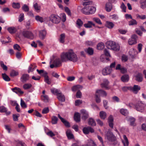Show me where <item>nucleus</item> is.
<instances>
[{
	"instance_id": "21",
	"label": "nucleus",
	"mask_w": 146,
	"mask_h": 146,
	"mask_svg": "<svg viewBox=\"0 0 146 146\" xmlns=\"http://www.w3.org/2000/svg\"><path fill=\"white\" fill-rule=\"evenodd\" d=\"M58 117L60 119L61 121L67 127H70V126L69 123L64 118L61 117L59 114H58Z\"/></svg>"
},
{
	"instance_id": "19",
	"label": "nucleus",
	"mask_w": 146,
	"mask_h": 146,
	"mask_svg": "<svg viewBox=\"0 0 146 146\" xmlns=\"http://www.w3.org/2000/svg\"><path fill=\"white\" fill-rule=\"evenodd\" d=\"M127 121L130 123V125L132 126H134L136 125L135 123V119L131 117H126Z\"/></svg>"
},
{
	"instance_id": "2",
	"label": "nucleus",
	"mask_w": 146,
	"mask_h": 146,
	"mask_svg": "<svg viewBox=\"0 0 146 146\" xmlns=\"http://www.w3.org/2000/svg\"><path fill=\"white\" fill-rule=\"evenodd\" d=\"M92 4V1L85 2L84 4L85 6L81 9V12L86 15H89L94 13L96 9L95 7L91 6Z\"/></svg>"
},
{
	"instance_id": "61",
	"label": "nucleus",
	"mask_w": 146,
	"mask_h": 146,
	"mask_svg": "<svg viewBox=\"0 0 146 146\" xmlns=\"http://www.w3.org/2000/svg\"><path fill=\"white\" fill-rule=\"evenodd\" d=\"M24 19V14L23 13H21L19 16V21L21 22Z\"/></svg>"
},
{
	"instance_id": "9",
	"label": "nucleus",
	"mask_w": 146,
	"mask_h": 146,
	"mask_svg": "<svg viewBox=\"0 0 146 146\" xmlns=\"http://www.w3.org/2000/svg\"><path fill=\"white\" fill-rule=\"evenodd\" d=\"M112 70L111 68L109 66L103 69L102 71V74L104 75H106L111 73Z\"/></svg>"
},
{
	"instance_id": "12",
	"label": "nucleus",
	"mask_w": 146,
	"mask_h": 146,
	"mask_svg": "<svg viewBox=\"0 0 146 146\" xmlns=\"http://www.w3.org/2000/svg\"><path fill=\"white\" fill-rule=\"evenodd\" d=\"M109 82L106 79H104L103 80V83L101 84V87L102 88H104L108 90L110 88V87L108 86Z\"/></svg>"
},
{
	"instance_id": "27",
	"label": "nucleus",
	"mask_w": 146,
	"mask_h": 146,
	"mask_svg": "<svg viewBox=\"0 0 146 146\" xmlns=\"http://www.w3.org/2000/svg\"><path fill=\"white\" fill-rule=\"evenodd\" d=\"M106 26L110 29H111L114 26V24L111 22L107 21L106 22Z\"/></svg>"
},
{
	"instance_id": "49",
	"label": "nucleus",
	"mask_w": 146,
	"mask_h": 146,
	"mask_svg": "<svg viewBox=\"0 0 146 146\" xmlns=\"http://www.w3.org/2000/svg\"><path fill=\"white\" fill-rule=\"evenodd\" d=\"M137 23L136 20L134 19H132V20L130 21L129 22V26L134 25H136Z\"/></svg>"
},
{
	"instance_id": "47",
	"label": "nucleus",
	"mask_w": 146,
	"mask_h": 146,
	"mask_svg": "<svg viewBox=\"0 0 146 146\" xmlns=\"http://www.w3.org/2000/svg\"><path fill=\"white\" fill-rule=\"evenodd\" d=\"M32 86V85L31 84L27 83L23 85V88L25 90H27L30 89Z\"/></svg>"
},
{
	"instance_id": "38",
	"label": "nucleus",
	"mask_w": 146,
	"mask_h": 146,
	"mask_svg": "<svg viewBox=\"0 0 146 146\" xmlns=\"http://www.w3.org/2000/svg\"><path fill=\"white\" fill-rule=\"evenodd\" d=\"M76 27L80 28L83 25V22L80 19H78L76 22Z\"/></svg>"
},
{
	"instance_id": "50",
	"label": "nucleus",
	"mask_w": 146,
	"mask_h": 146,
	"mask_svg": "<svg viewBox=\"0 0 146 146\" xmlns=\"http://www.w3.org/2000/svg\"><path fill=\"white\" fill-rule=\"evenodd\" d=\"M2 76L3 79L6 81H9L10 80L9 77L5 73L2 74Z\"/></svg>"
},
{
	"instance_id": "17",
	"label": "nucleus",
	"mask_w": 146,
	"mask_h": 146,
	"mask_svg": "<svg viewBox=\"0 0 146 146\" xmlns=\"http://www.w3.org/2000/svg\"><path fill=\"white\" fill-rule=\"evenodd\" d=\"M115 69L116 70H119L121 73H125L127 72L126 69L123 67L121 66L120 64H118L115 68Z\"/></svg>"
},
{
	"instance_id": "63",
	"label": "nucleus",
	"mask_w": 146,
	"mask_h": 146,
	"mask_svg": "<svg viewBox=\"0 0 146 146\" xmlns=\"http://www.w3.org/2000/svg\"><path fill=\"white\" fill-rule=\"evenodd\" d=\"M49 111V110L48 107L45 108L42 110V113L43 114H46L48 113Z\"/></svg>"
},
{
	"instance_id": "13",
	"label": "nucleus",
	"mask_w": 146,
	"mask_h": 146,
	"mask_svg": "<svg viewBox=\"0 0 146 146\" xmlns=\"http://www.w3.org/2000/svg\"><path fill=\"white\" fill-rule=\"evenodd\" d=\"M83 131L85 134H88L90 132L93 133L94 132V129L90 127H84L83 129Z\"/></svg>"
},
{
	"instance_id": "20",
	"label": "nucleus",
	"mask_w": 146,
	"mask_h": 146,
	"mask_svg": "<svg viewBox=\"0 0 146 146\" xmlns=\"http://www.w3.org/2000/svg\"><path fill=\"white\" fill-rule=\"evenodd\" d=\"M29 79V76L27 74H24L22 75L21 78V81L23 83H25Z\"/></svg>"
},
{
	"instance_id": "6",
	"label": "nucleus",
	"mask_w": 146,
	"mask_h": 146,
	"mask_svg": "<svg viewBox=\"0 0 146 146\" xmlns=\"http://www.w3.org/2000/svg\"><path fill=\"white\" fill-rule=\"evenodd\" d=\"M105 138L110 141H113L116 139V137L110 131H108L106 133Z\"/></svg>"
},
{
	"instance_id": "62",
	"label": "nucleus",
	"mask_w": 146,
	"mask_h": 146,
	"mask_svg": "<svg viewBox=\"0 0 146 146\" xmlns=\"http://www.w3.org/2000/svg\"><path fill=\"white\" fill-rule=\"evenodd\" d=\"M22 9L25 12H27L29 10V7L26 4L23 5L22 7Z\"/></svg>"
},
{
	"instance_id": "7",
	"label": "nucleus",
	"mask_w": 146,
	"mask_h": 146,
	"mask_svg": "<svg viewBox=\"0 0 146 146\" xmlns=\"http://www.w3.org/2000/svg\"><path fill=\"white\" fill-rule=\"evenodd\" d=\"M137 35L134 34L131 36V38L128 40V42L130 45L135 44L137 43Z\"/></svg>"
},
{
	"instance_id": "40",
	"label": "nucleus",
	"mask_w": 146,
	"mask_h": 146,
	"mask_svg": "<svg viewBox=\"0 0 146 146\" xmlns=\"http://www.w3.org/2000/svg\"><path fill=\"white\" fill-rule=\"evenodd\" d=\"M88 123L89 125L92 126H95L96 124L94 119L92 118L89 119Z\"/></svg>"
},
{
	"instance_id": "60",
	"label": "nucleus",
	"mask_w": 146,
	"mask_h": 146,
	"mask_svg": "<svg viewBox=\"0 0 146 146\" xmlns=\"http://www.w3.org/2000/svg\"><path fill=\"white\" fill-rule=\"evenodd\" d=\"M46 134L48 136L52 137L55 135V134L51 131H49L48 132L45 131Z\"/></svg>"
},
{
	"instance_id": "11",
	"label": "nucleus",
	"mask_w": 146,
	"mask_h": 146,
	"mask_svg": "<svg viewBox=\"0 0 146 146\" xmlns=\"http://www.w3.org/2000/svg\"><path fill=\"white\" fill-rule=\"evenodd\" d=\"M140 87L136 85H134L133 87L130 86V90L135 94H137L140 89Z\"/></svg>"
},
{
	"instance_id": "32",
	"label": "nucleus",
	"mask_w": 146,
	"mask_h": 146,
	"mask_svg": "<svg viewBox=\"0 0 146 146\" xmlns=\"http://www.w3.org/2000/svg\"><path fill=\"white\" fill-rule=\"evenodd\" d=\"M121 79L123 82H127L129 80V76L127 74L124 75L122 76Z\"/></svg>"
},
{
	"instance_id": "56",
	"label": "nucleus",
	"mask_w": 146,
	"mask_h": 146,
	"mask_svg": "<svg viewBox=\"0 0 146 146\" xmlns=\"http://www.w3.org/2000/svg\"><path fill=\"white\" fill-rule=\"evenodd\" d=\"M0 65L3 70L7 71V67L4 64L3 62H0Z\"/></svg>"
},
{
	"instance_id": "8",
	"label": "nucleus",
	"mask_w": 146,
	"mask_h": 146,
	"mask_svg": "<svg viewBox=\"0 0 146 146\" xmlns=\"http://www.w3.org/2000/svg\"><path fill=\"white\" fill-rule=\"evenodd\" d=\"M22 34L23 36L25 37L31 39L33 38V35L31 32L24 31H23Z\"/></svg>"
},
{
	"instance_id": "51",
	"label": "nucleus",
	"mask_w": 146,
	"mask_h": 146,
	"mask_svg": "<svg viewBox=\"0 0 146 146\" xmlns=\"http://www.w3.org/2000/svg\"><path fill=\"white\" fill-rule=\"evenodd\" d=\"M42 99L45 102H47L48 101L49 98L47 96L43 95L41 97Z\"/></svg>"
},
{
	"instance_id": "45",
	"label": "nucleus",
	"mask_w": 146,
	"mask_h": 146,
	"mask_svg": "<svg viewBox=\"0 0 146 146\" xmlns=\"http://www.w3.org/2000/svg\"><path fill=\"white\" fill-rule=\"evenodd\" d=\"M60 19H61L63 22H64L66 20V16L65 13H61L60 14Z\"/></svg>"
},
{
	"instance_id": "37",
	"label": "nucleus",
	"mask_w": 146,
	"mask_h": 146,
	"mask_svg": "<svg viewBox=\"0 0 146 146\" xmlns=\"http://www.w3.org/2000/svg\"><path fill=\"white\" fill-rule=\"evenodd\" d=\"M85 52L90 55H92L94 53V50L90 47L88 48L85 50Z\"/></svg>"
},
{
	"instance_id": "18",
	"label": "nucleus",
	"mask_w": 146,
	"mask_h": 146,
	"mask_svg": "<svg viewBox=\"0 0 146 146\" xmlns=\"http://www.w3.org/2000/svg\"><path fill=\"white\" fill-rule=\"evenodd\" d=\"M129 53L131 57L133 58L137 54L138 52L136 50L133 48H131L130 50Z\"/></svg>"
},
{
	"instance_id": "41",
	"label": "nucleus",
	"mask_w": 146,
	"mask_h": 146,
	"mask_svg": "<svg viewBox=\"0 0 146 146\" xmlns=\"http://www.w3.org/2000/svg\"><path fill=\"white\" fill-rule=\"evenodd\" d=\"M120 113L125 116L129 114L128 111L126 109L122 108L120 110Z\"/></svg>"
},
{
	"instance_id": "34",
	"label": "nucleus",
	"mask_w": 146,
	"mask_h": 146,
	"mask_svg": "<svg viewBox=\"0 0 146 146\" xmlns=\"http://www.w3.org/2000/svg\"><path fill=\"white\" fill-rule=\"evenodd\" d=\"M82 86L80 85H77L74 86L72 88V90L73 91H80V89H82Z\"/></svg>"
},
{
	"instance_id": "23",
	"label": "nucleus",
	"mask_w": 146,
	"mask_h": 146,
	"mask_svg": "<svg viewBox=\"0 0 146 146\" xmlns=\"http://www.w3.org/2000/svg\"><path fill=\"white\" fill-rule=\"evenodd\" d=\"M95 24L91 21H88L87 23L84 25V27L86 28H91L92 26L95 27Z\"/></svg>"
},
{
	"instance_id": "39",
	"label": "nucleus",
	"mask_w": 146,
	"mask_h": 146,
	"mask_svg": "<svg viewBox=\"0 0 146 146\" xmlns=\"http://www.w3.org/2000/svg\"><path fill=\"white\" fill-rule=\"evenodd\" d=\"M35 19L38 21L42 23L44 21V19L43 18L39 15H36L35 16Z\"/></svg>"
},
{
	"instance_id": "44",
	"label": "nucleus",
	"mask_w": 146,
	"mask_h": 146,
	"mask_svg": "<svg viewBox=\"0 0 146 146\" xmlns=\"http://www.w3.org/2000/svg\"><path fill=\"white\" fill-rule=\"evenodd\" d=\"M58 119L57 117L54 116H53L52 117L51 123L52 124H56L57 123Z\"/></svg>"
},
{
	"instance_id": "28",
	"label": "nucleus",
	"mask_w": 146,
	"mask_h": 146,
	"mask_svg": "<svg viewBox=\"0 0 146 146\" xmlns=\"http://www.w3.org/2000/svg\"><path fill=\"white\" fill-rule=\"evenodd\" d=\"M112 8V5L111 3L109 2L106 4V11L110 12L111 11Z\"/></svg>"
},
{
	"instance_id": "55",
	"label": "nucleus",
	"mask_w": 146,
	"mask_h": 146,
	"mask_svg": "<svg viewBox=\"0 0 146 146\" xmlns=\"http://www.w3.org/2000/svg\"><path fill=\"white\" fill-rule=\"evenodd\" d=\"M136 17L137 19H140L143 20L146 18V16L145 15H140L137 14L136 15Z\"/></svg>"
},
{
	"instance_id": "24",
	"label": "nucleus",
	"mask_w": 146,
	"mask_h": 146,
	"mask_svg": "<svg viewBox=\"0 0 146 146\" xmlns=\"http://www.w3.org/2000/svg\"><path fill=\"white\" fill-rule=\"evenodd\" d=\"M7 109L3 106H1L0 107V112H5L6 114L7 115H9L11 112L10 111H7Z\"/></svg>"
},
{
	"instance_id": "16",
	"label": "nucleus",
	"mask_w": 146,
	"mask_h": 146,
	"mask_svg": "<svg viewBox=\"0 0 146 146\" xmlns=\"http://www.w3.org/2000/svg\"><path fill=\"white\" fill-rule=\"evenodd\" d=\"M96 94L98 95L103 97H106L107 95V94L106 91L100 89L96 90Z\"/></svg>"
},
{
	"instance_id": "64",
	"label": "nucleus",
	"mask_w": 146,
	"mask_h": 146,
	"mask_svg": "<svg viewBox=\"0 0 146 146\" xmlns=\"http://www.w3.org/2000/svg\"><path fill=\"white\" fill-rule=\"evenodd\" d=\"M120 7L121 9L122 10V11L123 12H126V7L123 3H122L121 4L120 6Z\"/></svg>"
},
{
	"instance_id": "43",
	"label": "nucleus",
	"mask_w": 146,
	"mask_h": 146,
	"mask_svg": "<svg viewBox=\"0 0 146 146\" xmlns=\"http://www.w3.org/2000/svg\"><path fill=\"white\" fill-rule=\"evenodd\" d=\"M100 116L102 119H104L106 117V113L104 111H101L100 113Z\"/></svg>"
},
{
	"instance_id": "33",
	"label": "nucleus",
	"mask_w": 146,
	"mask_h": 146,
	"mask_svg": "<svg viewBox=\"0 0 146 146\" xmlns=\"http://www.w3.org/2000/svg\"><path fill=\"white\" fill-rule=\"evenodd\" d=\"M74 120L76 122H79L80 121V115L78 113H75L74 116Z\"/></svg>"
},
{
	"instance_id": "52",
	"label": "nucleus",
	"mask_w": 146,
	"mask_h": 146,
	"mask_svg": "<svg viewBox=\"0 0 146 146\" xmlns=\"http://www.w3.org/2000/svg\"><path fill=\"white\" fill-rule=\"evenodd\" d=\"M112 100L113 102H119L120 100L119 98L116 96H114L112 97Z\"/></svg>"
},
{
	"instance_id": "29",
	"label": "nucleus",
	"mask_w": 146,
	"mask_h": 146,
	"mask_svg": "<svg viewBox=\"0 0 146 146\" xmlns=\"http://www.w3.org/2000/svg\"><path fill=\"white\" fill-rule=\"evenodd\" d=\"M12 90L14 92L17 94H22L23 93V92L21 91V90L17 87H15L12 89Z\"/></svg>"
},
{
	"instance_id": "3",
	"label": "nucleus",
	"mask_w": 146,
	"mask_h": 146,
	"mask_svg": "<svg viewBox=\"0 0 146 146\" xmlns=\"http://www.w3.org/2000/svg\"><path fill=\"white\" fill-rule=\"evenodd\" d=\"M106 46L108 49L115 51H118L120 49L119 45L112 41H109L107 42Z\"/></svg>"
},
{
	"instance_id": "35",
	"label": "nucleus",
	"mask_w": 146,
	"mask_h": 146,
	"mask_svg": "<svg viewBox=\"0 0 146 146\" xmlns=\"http://www.w3.org/2000/svg\"><path fill=\"white\" fill-rule=\"evenodd\" d=\"M53 63L55 65L56 67L60 66L61 65V61L59 58H56L54 61Z\"/></svg>"
},
{
	"instance_id": "22",
	"label": "nucleus",
	"mask_w": 146,
	"mask_h": 146,
	"mask_svg": "<svg viewBox=\"0 0 146 146\" xmlns=\"http://www.w3.org/2000/svg\"><path fill=\"white\" fill-rule=\"evenodd\" d=\"M122 141L124 146H128L129 145L128 140L125 135H123V139L122 140Z\"/></svg>"
},
{
	"instance_id": "48",
	"label": "nucleus",
	"mask_w": 146,
	"mask_h": 146,
	"mask_svg": "<svg viewBox=\"0 0 146 146\" xmlns=\"http://www.w3.org/2000/svg\"><path fill=\"white\" fill-rule=\"evenodd\" d=\"M19 74L18 72L15 70H12L10 73V76H11L14 77L17 76Z\"/></svg>"
},
{
	"instance_id": "58",
	"label": "nucleus",
	"mask_w": 146,
	"mask_h": 146,
	"mask_svg": "<svg viewBox=\"0 0 146 146\" xmlns=\"http://www.w3.org/2000/svg\"><path fill=\"white\" fill-rule=\"evenodd\" d=\"M13 48L14 49L18 51H20L21 50V48L20 46L17 44H16L14 45Z\"/></svg>"
},
{
	"instance_id": "15",
	"label": "nucleus",
	"mask_w": 146,
	"mask_h": 146,
	"mask_svg": "<svg viewBox=\"0 0 146 146\" xmlns=\"http://www.w3.org/2000/svg\"><path fill=\"white\" fill-rule=\"evenodd\" d=\"M33 6L36 12H39L41 9V6L38 4L36 1H35L33 2Z\"/></svg>"
},
{
	"instance_id": "1",
	"label": "nucleus",
	"mask_w": 146,
	"mask_h": 146,
	"mask_svg": "<svg viewBox=\"0 0 146 146\" xmlns=\"http://www.w3.org/2000/svg\"><path fill=\"white\" fill-rule=\"evenodd\" d=\"M61 58L63 61L69 60L74 62H76L78 60L76 55L72 50L62 53L61 55Z\"/></svg>"
},
{
	"instance_id": "14",
	"label": "nucleus",
	"mask_w": 146,
	"mask_h": 146,
	"mask_svg": "<svg viewBox=\"0 0 146 146\" xmlns=\"http://www.w3.org/2000/svg\"><path fill=\"white\" fill-rule=\"evenodd\" d=\"M80 112L82 115V118L85 120L88 117V114L87 111L84 110H81Z\"/></svg>"
},
{
	"instance_id": "42",
	"label": "nucleus",
	"mask_w": 146,
	"mask_h": 146,
	"mask_svg": "<svg viewBox=\"0 0 146 146\" xmlns=\"http://www.w3.org/2000/svg\"><path fill=\"white\" fill-rule=\"evenodd\" d=\"M65 38V34L64 33L61 34L60 35V36L59 39V41L61 43H64V42Z\"/></svg>"
},
{
	"instance_id": "59",
	"label": "nucleus",
	"mask_w": 146,
	"mask_h": 146,
	"mask_svg": "<svg viewBox=\"0 0 146 146\" xmlns=\"http://www.w3.org/2000/svg\"><path fill=\"white\" fill-rule=\"evenodd\" d=\"M20 104L21 107L23 108H26L27 107L26 104L22 99H21Z\"/></svg>"
},
{
	"instance_id": "30",
	"label": "nucleus",
	"mask_w": 146,
	"mask_h": 146,
	"mask_svg": "<svg viewBox=\"0 0 146 146\" xmlns=\"http://www.w3.org/2000/svg\"><path fill=\"white\" fill-rule=\"evenodd\" d=\"M139 3L141 8L144 9L146 8V0H140Z\"/></svg>"
},
{
	"instance_id": "46",
	"label": "nucleus",
	"mask_w": 146,
	"mask_h": 146,
	"mask_svg": "<svg viewBox=\"0 0 146 146\" xmlns=\"http://www.w3.org/2000/svg\"><path fill=\"white\" fill-rule=\"evenodd\" d=\"M104 47V45L102 42H100L97 45V49L99 50H101Z\"/></svg>"
},
{
	"instance_id": "53",
	"label": "nucleus",
	"mask_w": 146,
	"mask_h": 146,
	"mask_svg": "<svg viewBox=\"0 0 146 146\" xmlns=\"http://www.w3.org/2000/svg\"><path fill=\"white\" fill-rule=\"evenodd\" d=\"M93 20L96 22L99 25H101L102 24L99 18L97 17H94L92 18Z\"/></svg>"
},
{
	"instance_id": "10",
	"label": "nucleus",
	"mask_w": 146,
	"mask_h": 146,
	"mask_svg": "<svg viewBox=\"0 0 146 146\" xmlns=\"http://www.w3.org/2000/svg\"><path fill=\"white\" fill-rule=\"evenodd\" d=\"M47 34L46 30L45 29L41 30L39 31V36L42 39H44Z\"/></svg>"
},
{
	"instance_id": "4",
	"label": "nucleus",
	"mask_w": 146,
	"mask_h": 146,
	"mask_svg": "<svg viewBox=\"0 0 146 146\" xmlns=\"http://www.w3.org/2000/svg\"><path fill=\"white\" fill-rule=\"evenodd\" d=\"M49 20L46 22V23L50 26L49 24L50 21H51L52 23L55 24H58L60 21V18L58 15L55 14H52L49 17Z\"/></svg>"
},
{
	"instance_id": "31",
	"label": "nucleus",
	"mask_w": 146,
	"mask_h": 146,
	"mask_svg": "<svg viewBox=\"0 0 146 146\" xmlns=\"http://www.w3.org/2000/svg\"><path fill=\"white\" fill-rule=\"evenodd\" d=\"M66 134L69 139H70L73 138V135L72 134L71 131L70 130H67L66 131Z\"/></svg>"
},
{
	"instance_id": "36",
	"label": "nucleus",
	"mask_w": 146,
	"mask_h": 146,
	"mask_svg": "<svg viewBox=\"0 0 146 146\" xmlns=\"http://www.w3.org/2000/svg\"><path fill=\"white\" fill-rule=\"evenodd\" d=\"M136 80L138 82H141L143 80L142 74L141 73H138L135 76Z\"/></svg>"
},
{
	"instance_id": "26",
	"label": "nucleus",
	"mask_w": 146,
	"mask_h": 146,
	"mask_svg": "<svg viewBox=\"0 0 146 146\" xmlns=\"http://www.w3.org/2000/svg\"><path fill=\"white\" fill-rule=\"evenodd\" d=\"M7 30L11 34H13L17 31V29L15 27H9Z\"/></svg>"
},
{
	"instance_id": "57",
	"label": "nucleus",
	"mask_w": 146,
	"mask_h": 146,
	"mask_svg": "<svg viewBox=\"0 0 146 146\" xmlns=\"http://www.w3.org/2000/svg\"><path fill=\"white\" fill-rule=\"evenodd\" d=\"M12 6L15 9H19L20 7V4L19 3H13Z\"/></svg>"
},
{
	"instance_id": "5",
	"label": "nucleus",
	"mask_w": 146,
	"mask_h": 146,
	"mask_svg": "<svg viewBox=\"0 0 146 146\" xmlns=\"http://www.w3.org/2000/svg\"><path fill=\"white\" fill-rule=\"evenodd\" d=\"M146 105L141 101L138 102L136 104L135 108L138 111L142 112L143 111Z\"/></svg>"
},
{
	"instance_id": "25",
	"label": "nucleus",
	"mask_w": 146,
	"mask_h": 146,
	"mask_svg": "<svg viewBox=\"0 0 146 146\" xmlns=\"http://www.w3.org/2000/svg\"><path fill=\"white\" fill-rule=\"evenodd\" d=\"M57 98L58 100L62 102L65 100V98L64 95L61 93L58 94L57 95Z\"/></svg>"
},
{
	"instance_id": "54",
	"label": "nucleus",
	"mask_w": 146,
	"mask_h": 146,
	"mask_svg": "<svg viewBox=\"0 0 146 146\" xmlns=\"http://www.w3.org/2000/svg\"><path fill=\"white\" fill-rule=\"evenodd\" d=\"M64 11L68 16H71V13L70 9L67 7L64 8Z\"/></svg>"
}]
</instances>
